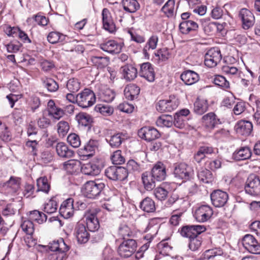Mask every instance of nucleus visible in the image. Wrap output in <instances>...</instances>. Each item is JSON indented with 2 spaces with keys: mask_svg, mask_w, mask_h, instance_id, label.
Returning <instances> with one entry per match:
<instances>
[{
  "mask_svg": "<svg viewBox=\"0 0 260 260\" xmlns=\"http://www.w3.org/2000/svg\"><path fill=\"white\" fill-rule=\"evenodd\" d=\"M105 187L104 182L100 180L86 182L82 188L84 196L89 199H96Z\"/></svg>",
  "mask_w": 260,
  "mask_h": 260,
  "instance_id": "nucleus-1",
  "label": "nucleus"
},
{
  "mask_svg": "<svg viewBox=\"0 0 260 260\" xmlns=\"http://www.w3.org/2000/svg\"><path fill=\"white\" fill-rule=\"evenodd\" d=\"M77 104L82 108H87L92 106L95 102L94 93L89 89H85L77 94Z\"/></svg>",
  "mask_w": 260,
  "mask_h": 260,
  "instance_id": "nucleus-2",
  "label": "nucleus"
},
{
  "mask_svg": "<svg viewBox=\"0 0 260 260\" xmlns=\"http://www.w3.org/2000/svg\"><path fill=\"white\" fill-rule=\"evenodd\" d=\"M105 174L109 179L114 181H123L128 176L126 168L116 166H111L107 168Z\"/></svg>",
  "mask_w": 260,
  "mask_h": 260,
  "instance_id": "nucleus-3",
  "label": "nucleus"
},
{
  "mask_svg": "<svg viewBox=\"0 0 260 260\" xmlns=\"http://www.w3.org/2000/svg\"><path fill=\"white\" fill-rule=\"evenodd\" d=\"M137 247L136 241L133 239L124 240L118 248L119 255L124 258L131 256L136 251Z\"/></svg>",
  "mask_w": 260,
  "mask_h": 260,
  "instance_id": "nucleus-4",
  "label": "nucleus"
},
{
  "mask_svg": "<svg viewBox=\"0 0 260 260\" xmlns=\"http://www.w3.org/2000/svg\"><path fill=\"white\" fill-rule=\"evenodd\" d=\"M179 105V101L174 95H171L168 99L160 100L156 105V110L160 112H171L176 109Z\"/></svg>",
  "mask_w": 260,
  "mask_h": 260,
  "instance_id": "nucleus-5",
  "label": "nucleus"
},
{
  "mask_svg": "<svg viewBox=\"0 0 260 260\" xmlns=\"http://www.w3.org/2000/svg\"><path fill=\"white\" fill-rule=\"evenodd\" d=\"M245 192L251 196H256L260 194V179L255 175H250L245 185Z\"/></svg>",
  "mask_w": 260,
  "mask_h": 260,
  "instance_id": "nucleus-6",
  "label": "nucleus"
},
{
  "mask_svg": "<svg viewBox=\"0 0 260 260\" xmlns=\"http://www.w3.org/2000/svg\"><path fill=\"white\" fill-rule=\"evenodd\" d=\"M174 174L176 178L189 180L193 176L194 171L191 167L186 164L180 163L176 165L174 170Z\"/></svg>",
  "mask_w": 260,
  "mask_h": 260,
  "instance_id": "nucleus-7",
  "label": "nucleus"
},
{
  "mask_svg": "<svg viewBox=\"0 0 260 260\" xmlns=\"http://www.w3.org/2000/svg\"><path fill=\"white\" fill-rule=\"evenodd\" d=\"M221 57L219 49L211 48L205 54L204 63L209 68L215 67L220 61Z\"/></svg>",
  "mask_w": 260,
  "mask_h": 260,
  "instance_id": "nucleus-8",
  "label": "nucleus"
},
{
  "mask_svg": "<svg viewBox=\"0 0 260 260\" xmlns=\"http://www.w3.org/2000/svg\"><path fill=\"white\" fill-rule=\"evenodd\" d=\"M239 17L242 22V28L248 29L252 27L255 23V17L253 13L246 8H243L239 12Z\"/></svg>",
  "mask_w": 260,
  "mask_h": 260,
  "instance_id": "nucleus-9",
  "label": "nucleus"
},
{
  "mask_svg": "<svg viewBox=\"0 0 260 260\" xmlns=\"http://www.w3.org/2000/svg\"><path fill=\"white\" fill-rule=\"evenodd\" d=\"M243 245L249 252L260 254V244L258 243L254 237L251 235H246L243 238Z\"/></svg>",
  "mask_w": 260,
  "mask_h": 260,
  "instance_id": "nucleus-10",
  "label": "nucleus"
},
{
  "mask_svg": "<svg viewBox=\"0 0 260 260\" xmlns=\"http://www.w3.org/2000/svg\"><path fill=\"white\" fill-rule=\"evenodd\" d=\"M203 125L209 130H212L221 123L220 119L213 112H209L202 117Z\"/></svg>",
  "mask_w": 260,
  "mask_h": 260,
  "instance_id": "nucleus-11",
  "label": "nucleus"
},
{
  "mask_svg": "<svg viewBox=\"0 0 260 260\" xmlns=\"http://www.w3.org/2000/svg\"><path fill=\"white\" fill-rule=\"evenodd\" d=\"M212 208L208 205H202L199 207L195 211L194 217L200 222L207 221L213 215Z\"/></svg>",
  "mask_w": 260,
  "mask_h": 260,
  "instance_id": "nucleus-12",
  "label": "nucleus"
},
{
  "mask_svg": "<svg viewBox=\"0 0 260 260\" xmlns=\"http://www.w3.org/2000/svg\"><path fill=\"white\" fill-rule=\"evenodd\" d=\"M206 230V227L204 225L186 226L182 228L181 231V235L184 237L188 238L190 240V239L199 236V235L205 232Z\"/></svg>",
  "mask_w": 260,
  "mask_h": 260,
  "instance_id": "nucleus-13",
  "label": "nucleus"
},
{
  "mask_svg": "<svg viewBox=\"0 0 260 260\" xmlns=\"http://www.w3.org/2000/svg\"><path fill=\"white\" fill-rule=\"evenodd\" d=\"M138 134L139 137L147 141H151L158 139L160 135L156 128L150 126L141 128L139 130Z\"/></svg>",
  "mask_w": 260,
  "mask_h": 260,
  "instance_id": "nucleus-14",
  "label": "nucleus"
},
{
  "mask_svg": "<svg viewBox=\"0 0 260 260\" xmlns=\"http://www.w3.org/2000/svg\"><path fill=\"white\" fill-rule=\"evenodd\" d=\"M212 204L216 207H221L227 203L229 199L226 192L220 190L214 191L210 195Z\"/></svg>",
  "mask_w": 260,
  "mask_h": 260,
  "instance_id": "nucleus-15",
  "label": "nucleus"
},
{
  "mask_svg": "<svg viewBox=\"0 0 260 260\" xmlns=\"http://www.w3.org/2000/svg\"><path fill=\"white\" fill-rule=\"evenodd\" d=\"M74 200L69 198L63 201L59 208V213L63 218L68 219L72 217L74 212L73 206Z\"/></svg>",
  "mask_w": 260,
  "mask_h": 260,
  "instance_id": "nucleus-16",
  "label": "nucleus"
},
{
  "mask_svg": "<svg viewBox=\"0 0 260 260\" xmlns=\"http://www.w3.org/2000/svg\"><path fill=\"white\" fill-rule=\"evenodd\" d=\"M103 24L104 29L110 33L116 31V26L111 14L108 9L104 8L102 11Z\"/></svg>",
  "mask_w": 260,
  "mask_h": 260,
  "instance_id": "nucleus-17",
  "label": "nucleus"
},
{
  "mask_svg": "<svg viewBox=\"0 0 260 260\" xmlns=\"http://www.w3.org/2000/svg\"><path fill=\"white\" fill-rule=\"evenodd\" d=\"M252 128L253 125L250 121L243 120L238 121L235 126L236 133L244 136H249L251 134Z\"/></svg>",
  "mask_w": 260,
  "mask_h": 260,
  "instance_id": "nucleus-18",
  "label": "nucleus"
},
{
  "mask_svg": "<svg viewBox=\"0 0 260 260\" xmlns=\"http://www.w3.org/2000/svg\"><path fill=\"white\" fill-rule=\"evenodd\" d=\"M140 76L149 82L154 80L155 74L152 65L149 62H145L141 64L139 73Z\"/></svg>",
  "mask_w": 260,
  "mask_h": 260,
  "instance_id": "nucleus-19",
  "label": "nucleus"
},
{
  "mask_svg": "<svg viewBox=\"0 0 260 260\" xmlns=\"http://www.w3.org/2000/svg\"><path fill=\"white\" fill-rule=\"evenodd\" d=\"M150 173L156 181H161L166 177V167L162 163L158 162L153 167Z\"/></svg>",
  "mask_w": 260,
  "mask_h": 260,
  "instance_id": "nucleus-20",
  "label": "nucleus"
},
{
  "mask_svg": "<svg viewBox=\"0 0 260 260\" xmlns=\"http://www.w3.org/2000/svg\"><path fill=\"white\" fill-rule=\"evenodd\" d=\"M75 235L77 241L80 244L86 243L89 240V234L86 227L82 224H78L75 230Z\"/></svg>",
  "mask_w": 260,
  "mask_h": 260,
  "instance_id": "nucleus-21",
  "label": "nucleus"
},
{
  "mask_svg": "<svg viewBox=\"0 0 260 260\" xmlns=\"http://www.w3.org/2000/svg\"><path fill=\"white\" fill-rule=\"evenodd\" d=\"M122 77L126 81L134 80L137 76L138 71L136 67L132 64H126L121 67Z\"/></svg>",
  "mask_w": 260,
  "mask_h": 260,
  "instance_id": "nucleus-22",
  "label": "nucleus"
},
{
  "mask_svg": "<svg viewBox=\"0 0 260 260\" xmlns=\"http://www.w3.org/2000/svg\"><path fill=\"white\" fill-rule=\"evenodd\" d=\"M103 51L111 54H117L121 50V46L114 40H109L100 45Z\"/></svg>",
  "mask_w": 260,
  "mask_h": 260,
  "instance_id": "nucleus-23",
  "label": "nucleus"
},
{
  "mask_svg": "<svg viewBox=\"0 0 260 260\" xmlns=\"http://www.w3.org/2000/svg\"><path fill=\"white\" fill-rule=\"evenodd\" d=\"M181 80L186 85H190L194 84L199 80V75L194 71L187 70L183 72L181 76Z\"/></svg>",
  "mask_w": 260,
  "mask_h": 260,
  "instance_id": "nucleus-24",
  "label": "nucleus"
},
{
  "mask_svg": "<svg viewBox=\"0 0 260 260\" xmlns=\"http://www.w3.org/2000/svg\"><path fill=\"white\" fill-rule=\"evenodd\" d=\"M140 88L136 84H130L124 88V94L125 99L133 101L137 99L140 93Z\"/></svg>",
  "mask_w": 260,
  "mask_h": 260,
  "instance_id": "nucleus-25",
  "label": "nucleus"
},
{
  "mask_svg": "<svg viewBox=\"0 0 260 260\" xmlns=\"http://www.w3.org/2000/svg\"><path fill=\"white\" fill-rule=\"evenodd\" d=\"M204 258L207 260H224V256L223 250L220 248H216L205 251Z\"/></svg>",
  "mask_w": 260,
  "mask_h": 260,
  "instance_id": "nucleus-26",
  "label": "nucleus"
},
{
  "mask_svg": "<svg viewBox=\"0 0 260 260\" xmlns=\"http://www.w3.org/2000/svg\"><path fill=\"white\" fill-rule=\"evenodd\" d=\"M141 179L145 189L148 191L152 190L155 187L156 180L149 172H145L142 174Z\"/></svg>",
  "mask_w": 260,
  "mask_h": 260,
  "instance_id": "nucleus-27",
  "label": "nucleus"
},
{
  "mask_svg": "<svg viewBox=\"0 0 260 260\" xmlns=\"http://www.w3.org/2000/svg\"><path fill=\"white\" fill-rule=\"evenodd\" d=\"M251 155V150L248 147L245 146L236 150L233 154V157L236 160H242L249 158Z\"/></svg>",
  "mask_w": 260,
  "mask_h": 260,
  "instance_id": "nucleus-28",
  "label": "nucleus"
},
{
  "mask_svg": "<svg viewBox=\"0 0 260 260\" xmlns=\"http://www.w3.org/2000/svg\"><path fill=\"white\" fill-rule=\"evenodd\" d=\"M80 170L81 172L85 175L95 176L100 173V168L95 164L89 162L83 164H81Z\"/></svg>",
  "mask_w": 260,
  "mask_h": 260,
  "instance_id": "nucleus-29",
  "label": "nucleus"
},
{
  "mask_svg": "<svg viewBox=\"0 0 260 260\" xmlns=\"http://www.w3.org/2000/svg\"><path fill=\"white\" fill-rule=\"evenodd\" d=\"M208 107L207 100L198 98L194 103L193 111L196 114L202 115L208 110Z\"/></svg>",
  "mask_w": 260,
  "mask_h": 260,
  "instance_id": "nucleus-30",
  "label": "nucleus"
},
{
  "mask_svg": "<svg viewBox=\"0 0 260 260\" xmlns=\"http://www.w3.org/2000/svg\"><path fill=\"white\" fill-rule=\"evenodd\" d=\"M81 168V162L75 159H71L63 164V169L69 174L79 171Z\"/></svg>",
  "mask_w": 260,
  "mask_h": 260,
  "instance_id": "nucleus-31",
  "label": "nucleus"
},
{
  "mask_svg": "<svg viewBox=\"0 0 260 260\" xmlns=\"http://www.w3.org/2000/svg\"><path fill=\"white\" fill-rule=\"evenodd\" d=\"M56 151L57 155L60 157H71L74 155V152L70 149L68 146L63 142L57 144Z\"/></svg>",
  "mask_w": 260,
  "mask_h": 260,
  "instance_id": "nucleus-32",
  "label": "nucleus"
},
{
  "mask_svg": "<svg viewBox=\"0 0 260 260\" xmlns=\"http://www.w3.org/2000/svg\"><path fill=\"white\" fill-rule=\"evenodd\" d=\"M110 146L114 148H118L125 140V136L122 133L114 134L109 139H106Z\"/></svg>",
  "mask_w": 260,
  "mask_h": 260,
  "instance_id": "nucleus-33",
  "label": "nucleus"
},
{
  "mask_svg": "<svg viewBox=\"0 0 260 260\" xmlns=\"http://www.w3.org/2000/svg\"><path fill=\"white\" fill-rule=\"evenodd\" d=\"M49 247L53 252L56 251L66 252L69 249V247L66 245L62 239L50 243Z\"/></svg>",
  "mask_w": 260,
  "mask_h": 260,
  "instance_id": "nucleus-34",
  "label": "nucleus"
},
{
  "mask_svg": "<svg viewBox=\"0 0 260 260\" xmlns=\"http://www.w3.org/2000/svg\"><path fill=\"white\" fill-rule=\"evenodd\" d=\"M4 187L8 192L14 193L17 191L20 186L19 179L15 177H11L10 179L4 184Z\"/></svg>",
  "mask_w": 260,
  "mask_h": 260,
  "instance_id": "nucleus-35",
  "label": "nucleus"
},
{
  "mask_svg": "<svg viewBox=\"0 0 260 260\" xmlns=\"http://www.w3.org/2000/svg\"><path fill=\"white\" fill-rule=\"evenodd\" d=\"M86 222L87 229L91 232L98 230L100 227L98 218L94 214L86 215Z\"/></svg>",
  "mask_w": 260,
  "mask_h": 260,
  "instance_id": "nucleus-36",
  "label": "nucleus"
},
{
  "mask_svg": "<svg viewBox=\"0 0 260 260\" xmlns=\"http://www.w3.org/2000/svg\"><path fill=\"white\" fill-rule=\"evenodd\" d=\"M176 0H168L161 8L160 11L164 15L171 18L175 15V5Z\"/></svg>",
  "mask_w": 260,
  "mask_h": 260,
  "instance_id": "nucleus-37",
  "label": "nucleus"
},
{
  "mask_svg": "<svg viewBox=\"0 0 260 260\" xmlns=\"http://www.w3.org/2000/svg\"><path fill=\"white\" fill-rule=\"evenodd\" d=\"M139 207L143 211L148 213L153 212L155 210L154 202L149 197L145 198L140 202Z\"/></svg>",
  "mask_w": 260,
  "mask_h": 260,
  "instance_id": "nucleus-38",
  "label": "nucleus"
},
{
  "mask_svg": "<svg viewBox=\"0 0 260 260\" xmlns=\"http://www.w3.org/2000/svg\"><path fill=\"white\" fill-rule=\"evenodd\" d=\"M99 145L98 141L90 140L84 146L83 150V155L85 156H91L95 150L98 149Z\"/></svg>",
  "mask_w": 260,
  "mask_h": 260,
  "instance_id": "nucleus-39",
  "label": "nucleus"
},
{
  "mask_svg": "<svg viewBox=\"0 0 260 260\" xmlns=\"http://www.w3.org/2000/svg\"><path fill=\"white\" fill-rule=\"evenodd\" d=\"M79 125L82 126L90 127L91 123L92 122V118L91 116L86 113H80L76 116Z\"/></svg>",
  "mask_w": 260,
  "mask_h": 260,
  "instance_id": "nucleus-40",
  "label": "nucleus"
},
{
  "mask_svg": "<svg viewBox=\"0 0 260 260\" xmlns=\"http://www.w3.org/2000/svg\"><path fill=\"white\" fill-rule=\"evenodd\" d=\"M117 233L118 236L123 239L132 237L133 236V232L126 223H121L119 224Z\"/></svg>",
  "mask_w": 260,
  "mask_h": 260,
  "instance_id": "nucleus-41",
  "label": "nucleus"
},
{
  "mask_svg": "<svg viewBox=\"0 0 260 260\" xmlns=\"http://www.w3.org/2000/svg\"><path fill=\"white\" fill-rule=\"evenodd\" d=\"M12 134L9 127L0 121V139L5 142H9L12 139Z\"/></svg>",
  "mask_w": 260,
  "mask_h": 260,
  "instance_id": "nucleus-42",
  "label": "nucleus"
},
{
  "mask_svg": "<svg viewBox=\"0 0 260 260\" xmlns=\"http://www.w3.org/2000/svg\"><path fill=\"white\" fill-rule=\"evenodd\" d=\"M123 9L129 13H134L140 7L139 4L136 0H123Z\"/></svg>",
  "mask_w": 260,
  "mask_h": 260,
  "instance_id": "nucleus-43",
  "label": "nucleus"
},
{
  "mask_svg": "<svg viewBox=\"0 0 260 260\" xmlns=\"http://www.w3.org/2000/svg\"><path fill=\"white\" fill-rule=\"evenodd\" d=\"M37 185L38 187L37 191H42L48 193L50 188V183L46 177H40L38 179Z\"/></svg>",
  "mask_w": 260,
  "mask_h": 260,
  "instance_id": "nucleus-44",
  "label": "nucleus"
},
{
  "mask_svg": "<svg viewBox=\"0 0 260 260\" xmlns=\"http://www.w3.org/2000/svg\"><path fill=\"white\" fill-rule=\"evenodd\" d=\"M173 117L169 115H164L159 117L156 120L157 126L161 127H170L173 123Z\"/></svg>",
  "mask_w": 260,
  "mask_h": 260,
  "instance_id": "nucleus-45",
  "label": "nucleus"
},
{
  "mask_svg": "<svg viewBox=\"0 0 260 260\" xmlns=\"http://www.w3.org/2000/svg\"><path fill=\"white\" fill-rule=\"evenodd\" d=\"M198 177L199 179L204 183H209L212 180L211 172L205 168L201 169L198 172Z\"/></svg>",
  "mask_w": 260,
  "mask_h": 260,
  "instance_id": "nucleus-46",
  "label": "nucleus"
},
{
  "mask_svg": "<svg viewBox=\"0 0 260 260\" xmlns=\"http://www.w3.org/2000/svg\"><path fill=\"white\" fill-rule=\"evenodd\" d=\"M91 60L95 66L103 69L108 66L109 58L108 57L93 56L91 57Z\"/></svg>",
  "mask_w": 260,
  "mask_h": 260,
  "instance_id": "nucleus-47",
  "label": "nucleus"
},
{
  "mask_svg": "<svg viewBox=\"0 0 260 260\" xmlns=\"http://www.w3.org/2000/svg\"><path fill=\"white\" fill-rule=\"evenodd\" d=\"M29 219L41 224L46 221L47 216L38 210H34L29 212Z\"/></svg>",
  "mask_w": 260,
  "mask_h": 260,
  "instance_id": "nucleus-48",
  "label": "nucleus"
},
{
  "mask_svg": "<svg viewBox=\"0 0 260 260\" xmlns=\"http://www.w3.org/2000/svg\"><path fill=\"white\" fill-rule=\"evenodd\" d=\"M43 86L50 92L56 91L58 88V85L55 80L51 78H45L42 79Z\"/></svg>",
  "mask_w": 260,
  "mask_h": 260,
  "instance_id": "nucleus-49",
  "label": "nucleus"
},
{
  "mask_svg": "<svg viewBox=\"0 0 260 260\" xmlns=\"http://www.w3.org/2000/svg\"><path fill=\"white\" fill-rule=\"evenodd\" d=\"M66 38V36L57 32L52 31L47 36V40L51 44L63 42Z\"/></svg>",
  "mask_w": 260,
  "mask_h": 260,
  "instance_id": "nucleus-50",
  "label": "nucleus"
},
{
  "mask_svg": "<svg viewBox=\"0 0 260 260\" xmlns=\"http://www.w3.org/2000/svg\"><path fill=\"white\" fill-rule=\"evenodd\" d=\"M212 82L217 86L222 88H228L230 87V83L225 78L222 76L216 75L214 76Z\"/></svg>",
  "mask_w": 260,
  "mask_h": 260,
  "instance_id": "nucleus-51",
  "label": "nucleus"
},
{
  "mask_svg": "<svg viewBox=\"0 0 260 260\" xmlns=\"http://www.w3.org/2000/svg\"><path fill=\"white\" fill-rule=\"evenodd\" d=\"M158 40V37L156 35H153L149 38L146 46L143 50V52L145 55L147 54V51L150 49L153 50L156 48Z\"/></svg>",
  "mask_w": 260,
  "mask_h": 260,
  "instance_id": "nucleus-52",
  "label": "nucleus"
},
{
  "mask_svg": "<svg viewBox=\"0 0 260 260\" xmlns=\"http://www.w3.org/2000/svg\"><path fill=\"white\" fill-rule=\"evenodd\" d=\"M94 109L96 111L105 116L112 114L114 111L113 108L107 105L99 104L95 106Z\"/></svg>",
  "mask_w": 260,
  "mask_h": 260,
  "instance_id": "nucleus-53",
  "label": "nucleus"
},
{
  "mask_svg": "<svg viewBox=\"0 0 260 260\" xmlns=\"http://www.w3.org/2000/svg\"><path fill=\"white\" fill-rule=\"evenodd\" d=\"M57 132L61 137L67 135L70 129L69 123L66 121H60L57 123Z\"/></svg>",
  "mask_w": 260,
  "mask_h": 260,
  "instance_id": "nucleus-54",
  "label": "nucleus"
},
{
  "mask_svg": "<svg viewBox=\"0 0 260 260\" xmlns=\"http://www.w3.org/2000/svg\"><path fill=\"white\" fill-rule=\"evenodd\" d=\"M80 83L78 79L72 78L69 79L67 83V87L71 92H76L79 90L80 88Z\"/></svg>",
  "mask_w": 260,
  "mask_h": 260,
  "instance_id": "nucleus-55",
  "label": "nucleus"
},
{
  "mask_svg": "<svg viewBox=\"0 0 260 260\" xmlns=\"http://www.w3.org/2000/svg\"><path fill=\"white\" fill-rule=\"evenodd\" d=\"M111 159L113 164L115 165H121L125 162V158L122 155V152L120 150H117L114 152L111 155Z\"/></svg>",
  "mask_w": 260,
  "mask_h": 260,
  "instance_id": "nucleus-56",
  "label": "nucleus"
},
{
  "mask_svg": "<svg viewBox=\"0 0 260 260\" xmlns=\"http://www.w3.org/2000/svg\"><path fill=\"white\" fill-rule=\"evenodd\" d=\"M57 209V202L53 199H51L48 202L45 204L44 211L48 214H52L56 211Z\"/></svg>",
  "mask_w": 260,
  "mask_h": 260,
  "instance_id": "nucleus-57",
  "label": "nucleus"
},
{
  "mask_svg": "<svg viewBox=\"0 0 260 260\" xmlns=\"http://www.w3.org/2000/svg\"><path fill=\"white\" fill-rule=\"evenodd\" d=\"M168 191L162 187H158L154 190V194L160 201L165 200L168 195Z\"/></svg>",
  "mask_w": 260,
  "mask_h": 260,
  "instance_id": "nucleus-58",
  "label": "nucleus"
},
{
  "mask_svg": "<svg viewBox=\"0 0 260 260\" xmlns=\"http://www.w3.org/2000/svg\"><path fill=\"white\" fill-rule=\"evenodd\" d=\"M67 141L74 148H78L81 144V141L79 136L75 133L70 134L68 136Z\"/></svg>",
  "mask_w": 260,
  "mask_h": 260,
  "instance_id": "nucleus-59",
  "label": "nucleus"
},
{
  "mask_svg": "<svg viewBox=\"0 0 260 260\" xmlns=\"http://www.w3.org/2000/svg\"><path fill=\"white\" fill-rule=\"evenodd\" d=\"M202 244V238L199 236L189 240V247L192 251H196L200 247Z\"/></svg>",
  "mask_w": 260,
  "mask_h": 260,
  "instance_id": "nucleus-60",
  "label": "nucleus"
},
{
  "mask_svg": "<svg viewBox=\"0 0 260 260\" xmlns=\"http://www.w3.org/2000/svg\"><path fill=\"white\" fill-rule=\"evenodd\" d=\"M22 230L28 235H31L34 231V224L30 220L24 221L21 224Z\"/></svg>",
  "mask_w": 260,
  "mask_h": 260,
  "instance_id": "nucleus-61",
  "label": "nucleus"
},
{
  "mask_svg": "<svg viewBox=\"0 0 260 260\" xmlns=\"http://www.w3.org/2000/svg\"><path fill=\"white\" fill-rule=\"evenodd\" d=\"M155 56L158 57V59L161 61L167 60L170 56L169 51L166 48L160 49L155 54Z\"/></svg>",
  "mask_w": 260,
  "mask_h": 260,
  "instance_id": "nucleus-62",
  "label": "nucleus"
},
{
  "mask_svg": "<svg viewBox=\"0 0 260 260\" xmlns=\"http://www.w3.org/2000/svg\"><path fill=\"white\" fill-rule=\"evenodd\" d=\"M126 167L127 169H126L127 171H129L134 172H139L141 171L140 165L134 159H131L127 162Z\"/></svg>",
  "mask_w": 260,
  "mask_h": 260,
  "instance_id": "nucleus-63",
  "label": "nucleus"
},
{
  "mask_svg": "<svg viewBox=\"0 0 260 260\" xmlns=\"http://www.w3.org/2000/svg\"><path fill=\"white\" fill-rule=\"evenodd\" d=\"M66 252L56 251L48 256V260H63L66 257Z\"/></svg>",
  "mask_w": 260,
  "mask_h": 260,
  "instance_id": "nucleus-64",
  "label": "nucleus"
}]
</instances>
